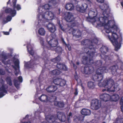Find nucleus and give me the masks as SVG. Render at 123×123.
<instances>
[{"label": "nucleus", "mask_w": 123, "mask_h": 123, "mask_svg": "<svg viewBox=\"0 0 123 123\" xmlns=\"http://www.w3.org/2000/svg\"><path fill=\"white\" fill-rule=\"evenodd\" d=\"M100 8L103 10V14L99 18H97L94 15H97L96 11H90L89 16L91 19V21L96 22L100 26H104L106 32L111 33V35H107L109 39L115 47L116 50L119 49L121 46L122 37L121 35L118 37L117 31L119 28L114 20H111L112 17L110 14V10L107 3L104 4L100 5Z\"/></svg>", "instance_id": "obj_1"}, {"label": "nucleus", "mask_w": 123, "mask_h": 123, "mask_svg": "<svg viewBox=\"0 0 123 123\" xmlns=\"http://www.w3.org/2000/svg\"><path fill=\"white\" fill-rule=\"evenodd\" d=\"M17 0H9L7 4H10L12 8L6 9L5 7H3L2 10L0 13V20L2 19V23L4 24L11 21L12 18L16 14L15 9L19 10L21 9L20 5L16 4Z\"/></svg>", "instance_id": "obj_2"}, {"label": "nucleus", "mask_w": 123, "mask_h": 123, "mask_svg": "<svg viewBox=\"0 0 123 123\" xmlns=\"http://www.w3.org/2000/svg\"><path fill=\"white\" fill-rule=\"evenodd\" d=\"M102 62L101 61H98L96 65L98 68L96 72V74L93 77L94 80L96 81H100L103 78L102 74L104 73L108 72L110 70L112 72V74L116 71V66H114L111 68V69L108 70L105 67H101L102 64Z\"/></svg>", "instance_id": "obj_3"}, {"label": "nucleus", "mask_w": 123, "mask_h": 123, "mask_svg": "<svg viewBox=\"0 0 123 123\" xmlns=\"http://www.w3.org/2000/svg\"><path fill=\"white\" fill-rule=\"evenodd\" d=\"M98 85L100 87H104L105 89L103 90V92L106 91L109 92H114L116 90H119L118 88V85L117 83H115L112 79L105 80L102 83L99 82Z\"/></svg>", "instance_id": "obj_4"}, {"label": "nucleus", "mask_w": 123, "mask_h": 123, "mask_svg": "<svg viewBox=\"0 0 123 123\" xmlns=\"http://www.w3.org/2000/svg\"><path fill=\"white\" fill-rule=\"evenodd\" d=\"M55 16L54 14L50 11L42 12V10L40 11V15L37 16L38 22L39 20L42 22L47 23L49 20H50L54 18Z\"/></svg>", "instance_id": "obj_5"}, {"label": "nucleus", "mask_w": 123, "mask_h": 123, "mask_svg": "<svg viewBox=\"0 0 123 123\" xmlns=\"http://www.w3.org/2000/svg\"><path fill=\"white\" fill-rule=\"evenodd\" d=\"M89 48H85V51L86 52V54L89 57V60H87V58L86 56H83L82 60L83 63L84 64H92L93 61L92 59H91L93 57L94 53L93 51H94V48H92V46H89Z\"/></svg>", "instance_id": "obj_6"}, {"label": "nucleus", "mask_w": 123, "mask_h": 123, "mask_svg": "<svg viewBox=\"0 0 123 123\" xmlns=\"http://www.w3.org/2000/svg\"><path fill=\"white\" fill-rule=\"evenodd\" d=\"M37 24L38 26L43 25L46 27L48 30L52 33L54 32L56 30L55 27L52 23H49L48 24L47 23H44V22H40V21L39 20L38 22V24Z\"/></svg>", "instance_id": "obj_7"}, {"label": "nucleus", "mask_w": 123, "mask_h": 123, "mask_svg": "<svg viewBox=\"0 0 123 123\" xmlns=\"http://www.w3.org/2000/svg\"><path fill=\"white\" fill-rule=\"evenodd\" d=\"M7 88L6 85L5 86L3 81L1 80L0 81V98L2 97L7 93L6 89Z\"/></svg>", "instance_id": "obj_8"}, {"label": "nucleus", "mask_w": 123, "mask_h": 123, "mask_svg": "<svg viewBox=\"0 0 123 123\" xmlns=\"http://www.w3.org/2000/svg\"><path fill=\"white\" fill-rule=\"evenodd\" d=\"M53 36L52 37L53 34L51 35L52 38L48 42V43L50 46L52 47H56L57 45L58 42L56 39L55 38V36L54 34Z\"/></svg>", "instance_id": "obj_9"}, {"label": "nucleus", "mask_w": 123, "mask_h": 123, "mask_svg": "<svg viewBox=\"0 0 123 123\" xmlns=\"http://www.w3.org/2000/svg\"><path fill=\"white\" fill-rule=\"evenodd\" d=\"M100 104L99 103L98 99H95L92 100L91 103V107L92 109L97 110L100 108Z\"/></svg>", "instance_id": "obj_10"}, {"label": "nucleus", "mask_w": 123, "mask_h": 123, "mask_svg": "<svg viewBox=\"0 0 123 123\" xmlns=\"http://www.w3.org/2000/svg\"><path fill=\"white\" fill-rule=\"evenodd\" d=\"M51 5L48 4H45L44 5L42 6H39L38 9V11L39 12L38 15H40V11L42 10V12L44 13L45 10H49L51 7Z\"/></svg>", "instance_id": "obj_11"}, {"label": "nucleus", "mask_w": 123, "mask_h": 123, "mask_svg": "<svg viewBox=\"0 0 123 123\" xmlns=\"http://www.w3.org/2000/svg\"><path fill=\"white\" fill-rule=\"evenodd\" d=\"M15 66H13V68L15 70V74L16 76L17 74L19 73V61L18 59H16L15 61L14 62Z\"/></svg>", "instance_id": "obj_12"}, {"label": "nucleus", "mask_w": 123, "mask_h": 123, "mask_svg": "<svg viewBox=\"0 0 123 123\" xmlns=\"http://www.w3.org/2000/svg\"><path fill=\"white\" fill-rule=\"evenodd\" d=\"M100 98L102 100L106 102L110 100V96L106 93L100 95Z\"/></svg>", "instance_id": "obj_13"}, {"label": "nucleus", "mask_w": 123, "mask_h": 123, "mask_svg": "<svg viewBox=\"0 0 123 123\" xmlns=\"http://www.w3.org/2000/svg\"><path fill=\"white\" fill-rule=\"evenodd\" d=\"M65 18L67 21L69 22H71L74 19L72 14L70 12H68L66 13Z\"/></svg>", "instance_id": "obj_14"}, {"label": "nucleus", "mask_w": 123, "mask_h": 123, "mask_svg": "<svg viewBox=\"0 0 123 123\" xmlns=\"http://www.w3.org/2000/svg\"><path fill=\"white\" fill-rule=\"evenodd\" d=\"M57 117L61 121L64 122L66 120V118L64 114L62 112H58L57 114Z\"/></svg>", "instance_id": "obj_15"}, {"label": "nucleus", "mask_w": 123, "mask_h": 123, "mask_svg": "<svg viewBox=\"0 0 123 123\" xmlns=\"http://www.w3.org/2000/svg\"><path fill=\"white\" fill-rule=\"evenodd\" d=\"M33 46V44L31 45L29 42L28 43L27 47L28 51L32 55H33L34 53L32 49Z\"/></svg>", "instance_id": "obj_16"}, {"label": "nucleus", "mask_w": 123, "mask_h": 123, "mask_svg": "<svg viewBox=\"0 0 123 123\" xmlns=\"http://www.w3.org/2000/svg\"><path fill=\"white\" fill-rule=\"evenodd\" d=\"M0 60H1L2 62L5 65L8 64L7 67H8L9 65L8 64L9 63L7 62L8 60H7L6 57L5 55H0Z\"/></svg>", "instance_id": "obj_17"}, {"label": "nucleus", "mask_w": 123, "mask_h": 123, "mask_svg": "<svg viewBox=\"0 0 123 123\" xmlns=\"http://www.w3.org/2000/svg\"><path fill=\"white\" fill-rule=\"evenodd\" d=\"M18 79L19 81H18L17 80H14V85L17 89H18L19 88L20 82H22L23 80L21 76H19Z\"/></svg>", "instance_id": "obj_18"}, {"label": "nucleus", "mask_w": 123, "mask_h": 123, "mask_svg": "<svg viewBox=\"0 0 123 123\" xmlns=\"http://www.w3.org/2000/svg\"><path fill=\"white\" fill-rule=\"evenodd\" d=\"M119 98V97L117 94H113L111 96H110V100L112 101L116 102L118 101Z\"/></svg>", "instance_id": "obj_19"}, {"label": "nucleus", "mask_w": 123, "mask_h": 123, "mask_svg": "<svg viewBox=\"0 0 123 123\" xmlns=\"http://www.w3.org/2000/svg\"><path fill=\"white\" fill-rule=\"evenodd\" d=\"M81 112L82 115L86 116L89 115L91 113V111L90 110L86 109H83Z\"/></svg>", "instance_id": "obj_20"}, {"label": "nucleus", "mask_w": 123, "mask_h": 123, "mask_svg": "<svg viewBox=\"0 0 123 123\" xmlns=\"http://www.w3.org/2000/svg\"><path fill=\"white\" fill-rule=\"evenodd\" d=\"M57 89L56 86H49L46 89L47 91L49 92H52L55 91Z\"/></svg>", "instance_id": "obj_21"}, {"label": "nucleus", "mask_w": 123, "mask_h": 123, "mask_svg": "<svg viewBox=\"0 0 123 123\" xmlns=\"http://www.w3.org/2000/svg\"><path fill=\"white\" fill-rule=\"evenodd\" d=\"M73 5L71 3L67 4L65 8L67 10L71 11L74 9Z\"/></svg>", "instance_id": "obj_22"}, {"label": "nucleus", "mask_w": 123, "mask_h": 123, "mask_svg": "<svg viewBox=\"0 0 123 123\" xmlns=\"http://www.w3.org/2000/svg\"><path fill=\"white\" fill-rule=\"evenodd\" d=\"M38 32L39 34L41 36H44L46 33V31L44 28L41 27L38 30Z\"/></svg>", "instance_id": "obj_23"}, {"label": "nucleus", "mask_w": 123, "mask_h": 123, "mask_svg": "<svg viewBox=\"0 0 123 123\" xmlns=\"http://www.w3.org/2000/svg\"><path fill=\"white\" fill-rule=\"evenodd\" d=\"M39 99L41 101L43 102H47L48 100L47 96L44 94L42 95L39 98Z\"/></svg>", "instance_id": "obj_24"}, {"label": "nucleus", "mask_w": 123, "mask_h": 123, "mask_svg": "<svg viewBox=\"0 0 123 123\" xmlns=\"http://www.w3.org/2000/svg\"><path fill=\"white\" fill-rule=\"evenodd\" d=\"M57 67L59 68L64 70L66 71L67 70V67L64 64L60 63H58L57 65Z\"/></svg>", "instance_id": "obj_25"}, {"label": "nucleus", "mask_w": 123, "mask_h": 123, "mask_svg": "<svg viewBox=\"0 0 123 123\" xmlns=\"http://www.w3.org/2000/svg\"><path fill=\"white\" fill-rule=\"evenodd\" d=\"M90 68H92V69H90V68L88 67H86L84 68V72L86 74H89L91 73L93 71V68L92 67H90Z\"/></svg>", "instance_id": "obj_26"}, {"label": "nucleus", "mask_w": 123, "mask_h": 123, "mask_svg": "<svg viewBox=\"0 0 123 123\" xmlns=\"http://www.w3.org/2000/svg\"><path fill=\"white\" fill-rule=\"evenodd\" d=\"M54 104L55 105H57L61 107H63L64 105V104L63 102H61L55 101V102Z\"/></svg>", "instance_id": "obj_27"}, {"label": "nucleus", "mask_w": 123, "mask_h": 123, "mask_svg": "<svg viewBox=\"0 0 123 123\" xmlns=\"http://www.w3.org/2000/svg\"><path fill=\"white\" fill-rule=\"evenodd\" d=\"M76 8L77 11L81 12H83L81 6L78 5L76 6Z\"/></svg>", "instance_id": "obj_28"}, {"label": "nucleus", "mask_w": 123, "mask_h": 123, "mask_svg": "<svg viewBox=\"0 0 123 123\" xmlns=\"http://www.w3.org/2000/svg\"><path fill=\"white\" fill-rule=\"evenodd\" d=\"M60 73V71L58 69L53 70L51 72V74L53 75H58Z\"/></svg>", "instance_id": "obj_29"}, {"label": "nucleus", "mask_w": 123, "mask_h": 123, "mask_svg": "<svg viewBox=\"0 0 123 123\" xmlns=\"http://www.w3.org/2000/svg\"><path fill=\"white\" fill-rule=\"evenodd\" d=\"M61 78H57L55 80H54V83L56 85H59L60 83V82L61 81Z\"/></svg>", "instance_id": "obj_30"}, {"label": "nucleus", "mask_w": 123, "mask_h": 123, "mask_svg": "<svg viewBox=\"0 0 123 123\" xmlns=\"http://www.w3.org/2000/svg\"><path fill=\"white\" fill-rule=\"evenodd\" d=\"M88 86L89 88L93 89L95 85L93 82H89L88 83Z\"/></svg>", "instance_id": "obj_31"}, {"label": "nucleus", "mask_w": 123, "mask_h": 123, "mask_svg": "<svg viewBox=\"0 0 123 123\" xmlns=\"http://www.w3.org/2000/svg\"><path fill=\"white\" fill-rule=\"evenodd\" d=\"M46 119L47 120H49V122H53V120H54L55 119L54 117L53 116H49L46 117Z\"/></svg>", "instance_id": "obj_32"}, {"label": "nucleus", "mask_w": 123, "mask_h": 123, "mask_svg": "<svg viewBox=\"0 0 123 123\" xmlns=\"http://www.w3.org/2000/svg\"><path fill=\"white\" fill-rule=\"evenodd\" d=\"M108 49L106 47L104 46H102L100 49V50L102 53H105L106 51H107Z\"/></svg>", "instance_id": "obj_33"}, {"label": "nucleus", "mask_w": 123, "mask_h": 123, "mask_svg": "<svg viewBox=\"0 0 123 123\" xmlns=\"http://www.w3.org/2000/svg\"><path fill=\"white\" fill-rule=\"evenodd\" d=\"M83 12H84L88 7L87 5L85 3H84L81 5Z\"/></svg>", "instance_id": "obj_34"}, {"label": "nucleus", "mask_w": 123, "mask_h": 123, "mask_svg": "<svg viewBox=\"0 0 123 123\" xmlns=\"http://www.w3.org/2000/svg\"><path fill=\"white\" fill-rule=\"evenodd\" d=\"M66 84V81L63 79H61V81L60 82V83L59 85L61 86H64Z\"/></svg>", "instance_id": "obj_35"}, {"label": "nucleus", "mask_w": 123, "mask_h": 123, "mask_svg": "<svg viewBox=\"0 0 123 123\" xmlns=\"http://www.w3.org/2000/svg\"><path fill=\"white\" fill-rule=\"evenodd\" d=\"M61 60V58L59 56H58L56 58L53 59L52 60V61L55 62V63L57 62H58L60 61Z\"/></svg>", "instance_id": "obj_36"}, {"label": "nucleus", "mask_w": 123, "mask_h": 123, "mask_svg": "<svg viewBox=\"0 0 123 123\" xmlns=\"http://www.w3.org/2000/svg\"><path fill=\"white\" fill-rule=\"evenodd\" d=\"M6 81L7 84L10 86H11L12 85L11 80L10 77H7L6 79Z\"/></svg>", "instance_id": "obj_37"}, {"label": "nucleus", "mask_w": 123, "mask_h": 123, "mask_svg": "<svg viewBox=\"0 0 123 123\" xmlns=\"http://www.w3.org/2000/svg\"><path fill=\"white\" fill-rule=\"evenodd\" d=\"M31 60L29 62H28L25 64V67L28 68V67H30L31 65L32 64L31 63Z\"/></svg>", "instance_id": "obj_38"}, {"label": "nucleus", "mask_w": 123, "mask_h": 123, "mask_svg": "<svg viewBox=\"0 0 123 123\" xmlns=\"http://www.w3.org/2000/svg\"><path fill=\"white\" fill-rule=\"evenodd\" d=\"M120 104L121 105V109L122 111L123 112V97L122 98L120 101Z\"/></svg>", "instance_id": "obj_39"}, {"label": "nucleus", "mask_w": 123, "mask_h": 123, "mask_svg": "<svg viewBox=\"0 0 123 123\" xmlns=\"http://www.w3.org/2000/svg\"><path fill=\"white\" fill-rule=\"evenodd\" d=\"M62 50V48L60 47H57L56 49L55 50L56 52H58L59 51L61 52Z\"/></svg>", "instance_id": "obj_40"}, {"label": "nucleus", "mask_w": 123, "mask_h": 123, "mask_svg": "<svg viewBox=\"0 0 123 123\" xmlns=\"http://www.w3.org/2000/svg\"><path fill=\"white\" fill-rule=\"evenodd\" d=\"M59 24V25L60 28L61 30L63 31H66V29H64V28H63V26L61 25L60 24Z\"/></svg>", "instance_id": "obj_41"}, {"label": "nucleus", "mask_w": 123, "mask_h": 123, "mask_svg": "<svg viewBox=\"0 0 123 123\" xmlns=\"http://www.w3.org/2000/svg\"><path fill=\"white\" fill-rule=\"evenodd\" d=\"M81 32L80 31H79L77 33L76 35V37H79L81 35Z\"/></svg>", "instance_id": "obj_42"}, {"label": "nucleus", "mask_w": 123, "mask_h": 123, "mask_svg": "<svg viewBox=\"0 0 123 123\" xmlns=\"http://www.w3.org/2000/svg\"><path fill=\"white\" fill-rule=\"evenodd\" d=\"M117 123H123V119H120L117 121Z\"/></svg>", "instance_id": "obj_43"}, {"label": "nucleus", "mask_w": 123, "mask_h": 123, "mask_svg": "<svg viewBox=\"0 0 123 123\" xmlns=\"http://www.w3.org/2000/svg\"><path fill=\"white\" fill-rule=\"evenodd\" d=\"M87 3L88 4L90 5V6H91L92 5V3L91 1L90 0H86Z\"/></svg>", "instance_id": "obj_44"}, {"label": "nucleus", "mask_w": 123, "mask_h": 123, "mask_svg": "<svg viewBox=\"0 0 123 123\" xmlns=\"http://www.w3.org/2000/svg\"><path fill=\"white\" fill-rule=\"evenodd\" d=\"M70 31H72V32L73 34H74L76 31V30L72 28H71L69 30Z\"/></svg>", "instance_id": "obj_45"}, {"label": "nucleus", "mask_w": 123, "mask_h": 123, "mask_svg": "<svg viewBox=\"0 0 123 123\" xmlns=\"http://www.w3.org/2000/svg\"><path fill=\"white\" fill-rule=\"evenodd\" d=\"M40 41L41 44H42V45L43 46L44 45V41L43 40V38H41L40 39Z\"/></svg>", "instance_id": "obj_46"}, {"label": "nucleus", "mask_w": 123, "mask_h": 123, "mask_svg": "<svg viewBox=\"0 0 123 123\" xmlns=\"http://www.w3.org/2000/svg\"><path fill=\"white\" fill-rule=\"evenodd\" d=\"M5 74V72L2 69L0 70V74L3 75Z\"/></svg>", "instance_id": "obj_47"}, {"label": "nucleus", "mask_w": 123, "mask_h": 123, "mask_svg": "<svg viewBox=\"0 0 123 123\" xmlns=\"http://www.w3.org/2000/svg\"><path fill=\"white\" fill-rule=\"evenodd\" d=\"M97 41L98 40L96 38H95L92 40V43H96L97 42Z\"/></svg>", "instance_id": "obj_48"}, {"label": "nucleus", "mask_w": 123, "mask_h": 123, "mask_svg": "<svg viewBox=\"0 0 123 123\" xmlns=\"http://www.w3.org/2000/svg\"><path fill=\"white\" fill-rule=\"evenodd\" d=\"M97 1L98 3H103L104 0H96Z\"/></svg>", "instance_id": "obj_49"}, {"label": "nucleus", "mask_w": 123, "mask_h": 123, "mask_svg": "<svg viewBox=\"0 0 123 123\" xmlns=\"http://www.w3.org/2000/svg\"><path fill=\"white\" fill-rule=\"evenodd\" d=\"M105 60L106 61H107L110 59L109 57L107 55L105 56Z\"/></svg>", "instance_id": "obj_50"}, {"label": "nucleus", "mask_w": 123, "mask_h": 123, "mask_svg": "<svg viewBox=\"0 0 123 123\" xmlns=\"http://www.w3.org/2000/svg\"><path fill=\"white\" fill-rule=\"evenodd\" d=\"M2 32L5 35H8L9 34V33L8 32L3 31Z\"/></svg>", "instance_id": "obj_51"}, {"label": "nucleus", "mask_w": 123, "mask_h": 123, "mask_svg": "<svg viewBox=\"0 0 123 123\" xmlns=\"http://www.w3.org/2000/svg\"><path fill=\"white\" fill-rule=\"evenodd\" d=\"M74 120L77 121V120H80L81 119H80L79 118L77 117L76 116H75L74 117Z\"/></svg>", "instance_id": "obj_52"}, {"label": "nucleus", "mask_w": 123, "mask_h": 123, "mask_svg": "<svg viewBox=\"0 0 123 123\" xmlns=\"http://www.w3.org/2000/svg\"><path fill=\"white\" fill-rule=\"evenodd\" d=\"M67 46L68 47V49L69 50H71V46L69 44L67 45Z\"/></svg>", "instance_id": "obj_53"}, {"label": "nucleus", "mask_w": 123, "mask_h": 123, "mask_svg": "<svg viewBox=\"0 0 123 123\" xmlns=\"http://www.w3.org/2000/svg\"><path fill=\"white\" fill-rule=\"evenodd\" d=\"M78 94V92L77 91V89H75V92L74 93V94L75 95H77Z\"/></svg>", "instance_id": "obj_54"}, {"label": "nucleus", "mask_w": 123, "mask_h": 123, "mask_svg": "<svg viewBox=\"0 0 123 123\" xmlns=\"http://www.w3.org/2000/svg\"><path fill=\"white\" fill-rule=\"evenodd\" d=\"M72 115V114L71 113H70L69 114V115L68 116V120H69V117H70L71 116V115Z\"/></svg>", "instance_id": "obj_55"}, {"label": "nucleus", "mask_w": 123, "mask_h": 123, "mask_svg": "<svg viewBox=\"0 0 123 123\" xmlns=\"http://www.w3.org/2000/svg\"><path fill=\"white\" fill-rule=\"evenodd\" d=\"M73 65L74 68L75 69H76L77 67L74 63H73Z\"/></svg>", "instance_id": "obj_56"}, {"label": "nucleus", "mask_w": 123, "mask_h": 123, "mask_svg": "<svg viewBox=\"0 0 123 123\" xmlns=\"http://www.w3.org/2000/svg\"><path fill=\"white\" fill-rule=\"evenodd\" d=\"M41 0H37V2L38 3H39L41 2Z\"/></svg>", "instance_id": "obj_57"}, {"label": "nucleus", "mask_w": 123, "mask_h": 123, "mask_svg": "<svg viewBox=\"0 0 123 123\" xmlns=\"http://www.w3.org/2000/svg\"><path fill=\"white\" fill-rule=\"evenodd\" d=\"M121 69H123V64H122V66L121 67Z\"/></svg>", "instance_id": "obj_58"}, {"label": "nucleus", "mask_w": 123, "mask_h": 123, "mask_svg": "<svg viewBox=\"0 0 123 123\" xmlns=\"http://www.w3.org/2000/svg\"><path fill=\"white\" fill-rule=\"evenodd\" d=\"M121 5L123 7V2L121 3Z\"/></svg>", "instance_id": "obj_59"}, {"label": "nucleus", "mask_w": 123, "mask_h": 123, "mask_svg": "<svg viewBox=\"0 0 123 123\" xmlns=\"http://www.w3.org/2000/svg\"><path fill=\"white\" fill-rule=\"evenodd\" d=\"M118 64V65L119 64L121 65V64H122V62H119V63Z\"/></svg>", "instance_id": "obj_60"}, {"label": "nucleus", "mask_w": 123, "mask_h": 123, "mask_svg": "<svg viewBox=\"0 0 123 123\" xmlns=\"http://www.w3.org/2000/svg\"><path fill=\"white\" fill-rule=\"evenodd\" d=\"M62 41H63V43H65V44H66V43H65V42H64V40H63V39H62Z\"/></svg>", "instance_id": "obj_61"}, {"label": "nucleus", "mask_w": 123, "mask_h": 123, "mask_svg": "<svg viewBox=\"0 0 123 123\" xmlns=\"http://www.w3.org/2000/svg\"><path fill=\"white\" fill-rule=\"evenodd\" d=\"M28 115H27L26 117H25L26 118H28Z\"/></svg>", "instance_id": "obj_62"}, {"label": "nucleus", "mask_w": 123, "mask_h": 123, "mask_svg": "<svg viewBox=\"0 0 123 123\" xmlns=\"http://www.w3.org/2000/svg\"><path fill=\"white\" fill-rule=\"evenodd\" d=\"M77 65H79V62H77Z\"/></svg>", "instance_id": "obj_63"}, {"label": "nucleus", "mask_w": 123, "mask_h": 123, "mask_svg": "<svg viewBox=\"0 0 123 123\" xmlns=\"http://www.w3.org/2000/svg\"><path fill=\"white\" fill-rule=\"evenodd\" d=\"M30 123V122H29L28 123H27V122H24V123Z\"/></svg>", "instance_id": "obj_64"}]
</instances>
